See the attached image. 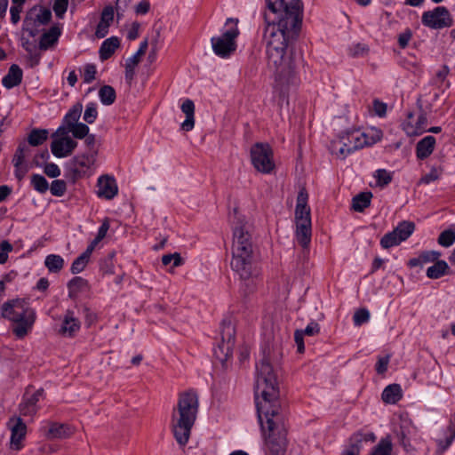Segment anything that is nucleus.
<instances>
[{
    "mask_svg": "<svg viewBox=\"0 0 455 455\" xmlns=\"http://www.w3.org/2000/svg\"><path fill=\"white\" fill-rule=\"evenodd\" d=\"M256 371L255 403L265 445L273 455H282L286 449V434L281 413L279 386L270 363L269 349H263V356L256 365Z\"/></svg>",
    "mask_w": 455,
    "mask_h": 455,
    "instance_id": "f257e3e1",
    "label": "nucleus"
},
{
    "mask_svg": "<svg viewBox=\"0 0 455 455\" xmlns=\"http://www.w3.org/2000/svg\"><path fill=\"white\" fill-rule=\"evenodd\" d=\"M302 19L278 17L265 28L267 66L279 77L290 76L294 69V61L289 49L297 37Z\"/></svg>",
    "mask_w": 455,
    "mask_h": 455,
    "instance_id": "f03ea898",
    "label": "nucleus"
},
{
    "mask_svg": "<svg viewBox=\"0 0 455 455\" xmlns=\"http://www.w3.org/2000/svg\"><path fill=\"white\" fill-rule=\"evenodd\" d=\"M247 223L237 218L233 228L232 270L242 281L240 291L244 297L254 292L257 287V278L259 268L255 259L251 235Z\"/></svg>",
    "mask_w": 455,
    "mask_h": 455,
    "instance_id": "7ed1b4c3",
    "label": "nucleus"
},
{
    "mask_svg": "<svg viewBox=\"0 0 455 455\" xmlns=\"http://www.w3.org/2000/svg\"><path fill=\"white\" fill-rule=\"evenodd\" d=\"M199 402L197 394L189 390L180 395L177 407L172 413V430L180 446H185L196 422Z\"/></svg>",
    "mask_w": 455,
    "mask_h": 455,
    "instance_id": "20e7f679",
    "label": "nucleus"
},
{
    "mask_svg": "<svg viewBox=\"0 0 455 455\" xmlns=\"http://www.w3.org/2000/svg\"><path fill=\"white\" fill-rule=\"evenodd\" d=\"M1 315L16 323L12 332L20 339L28 333L36 321V312L25 299L5 301L1 307Z\"/></svg>",
    "mask_w": 455,
    "mask_h": 455,
    "instance_id": "39448f33",
    "label": "nucleus"
},
{
    "mask_svg": "<svg viewBox=\"0 0 455 455\" xmlns=\"http://www.w3.org/2000/svg\"><path fill=\"white\" fill-rule=\"evenodd\" d=\"M239 34L238 20L228 18L222 34L211 39L213 52L221 58L229 57L236 50L235 40Z\"/></svg>",
    "mask_w": 455,
    "mask_h": 455,
    "instance_id": "423d86ee",
    "label": "nucleus"
},
{
    "mask_svg": "<svg viewBox=\"0 0 455 455\" xmlns=\"http://www.w3.org/2000/svg\"><path fill=\"white\" fill-rule=\"evenodd\" d=\"M97 155V150H89L74 156L67 166L65 176L68 180L74 184L80 179L90 177L93 173Z\"/></svg>",
    "mask_w": 455,
    "mask_h": 455,
    "instance_id": "0eeeda50",
    "label": "nucleus"
},
{
    "mask_svg": "<svg viewBox=\"0 0 455 455\" xmlns=\"http://www.w3.org/2000/svg\"><path fill=\"white\" fill-rule=\"evenodd\" d=\"M339 138L340 147L336 154L342 159H345L355 151L374 143V140H371L368 135L362 132L360 128L347 129L340 133Z\"/></svg>",
    "mask_w": 455,
    "mask_h": 455,
    "instance_id": "6e6552de",
    "label": "nucleus"
},
{
    "mask_svg": "<svg viewBox=\"0 0 455 455\" xmlns=\"http://www.w3.org/2000/svg\"><path fill=\"white\" fill-rule=\"evenodd\" d=\"M235 330L230 318H225L220 323L221 343L214 349V355L220 362H226L232 355L235 345Z\"/></svg>",
    "mask_w": 455,
    "mask_h": 455,
    "instance_id": "1a4fd4ad",
    "label": "nucleus"
},
{
    "mask_svg": "<svg viewBox=\"0 0 455 455\" xmlns=\"http://www.w3.org/2000/svg\"><path fill=\"white\" fill-rule=\"evenodd\" d=\"M251 164L255 169L263 173H269L275 167L272 150L268 144L256 143L251 149Z\"/></svg>",
    "mask_w": 455,
    "mask_h": 455,
    "instance_id": "9d476101",
    "label": "nucleus"
},
{
    "mask_svg": "<svg viewBox=\"0 0 455 455\" xmlns=\"http://www.w3.org/2000/svg\"><path fill=\"white\" fill-rule=\"evenodd\" d=\"M422 24L433 29H441L452 26V18L443 6L435 7L432 11L423 12L421 18Z\"/></svg>",
    "mask_w": 455,
    "mask_h": 455,
    "instance_id": "9b49d317",
    "label": "nucleus"
},
{
    "mask_svg": "<svg viewBox=\"0 0 455 455\" xmlns=\"http://www.w3.org/2000/svg\"><path fill=\"white\" fill-rule=\"evenodd\" d=\"M268 9L279 17L302 19L303 5L301 0H266Z\"/></svg>",
    "mask_w": 455,
    "mask_h": 455,
    "instance_id": "f8f14e48",
    "label": "nucleus"
},
{
    "mask_svg": "<svg viewBox=\"0 0 455 455\" xmlns=\"http://www.w3.org/2000/svg\"><path fill=\"white\" fill-rule=\"evenodd\" d=\"M64 132V127L60 126L54 132L51 144L52 153L58 158L68 156L77 146V142L68 134H62Z\"/></svg>",
    "mask_w": 455,
    "mask_h": 455,
    "instance_id": "ddd939ff",
    "label": "nucleus"
},
{
    "mask_svg": "<svg viewBox=\"0 0 455 455\" xmlns=\"http://www.w3.org/2000/svg\"><path fill=\"white\" fill-rule=\"evenodd\" d=\"M81 116H64L61 127H64L65 132L62 134H69L70 132L76 139H84L89 132L87 124L79 123Z\"/></svg>",
    "mask_w": 455,
    "mask_h": 455,
    "instance_id": "4468645a",
    "label": "nucleus"
},
{
    "mask_svg": "<svg viewBox=\"0 0 455 455\" xmlns=\"http://www.w3.org/2000/svg\"><path fill=\"white\" fill-rule=\"evenodd\" d=\"M11 428V448L19 451L22 448V440L27 433V426L20 418L12 419L9 421Z\"/></svg>",
    "mask_w": 455,
    "mask_h": 455,
    "instance_id": "2eb2a0df",
    "label": "nucleus"
},
{
    "mask_svg": "<svg viewBox=\"0 0 455 455\" xmlns=\"http://www.w3.org/2000/svg\"><path fill=\"white\" fill-rule=\"evenodd\" d=\"M308 194L306 188H301L297 196V204L295 207V222H301L303 220H310L311 213L310 208L307 205Z\"/></svg>",
    "mask_w": 455,
    "mask_h": 455,
    "instance_id": "dca6fc26",
    "label": "nucleus"
},
{
    "mask_svg": "<svg viewBox=\"0 0 455 455\" xmlns=\"http://www.w3.org/2000/svg\"><path fill=\"white\" fill-rule=\"evenodd\" d=\"M376 435L373 432L357 431L349 438V447L346 450L353 451L355 455H359L363 443H373Z\"/></svg>",
    "mask_w": 455,
    "mask_h": 455,
    "instance_id": "f3484780",
    "label": "nucleus"
},
{
    "mask_svg": "<svg viewBox=\"0 0 455 455\" xmlns=\"http://www.w3.org/2000/svg\"><path fill=\"white\" fill-rule=\"evenodd\" d=\"M98 196L107 200L113 199L118 192L115 179L109 176H100L98 179Z\"/></svg>",
    "mask_w": 455,
    "mask_h": 455,
    "instance_id": "a211bd4d",
    "label": "nucleus"
},
{
    "mask_svg": "<svg viewBox=\"0 0 455 455\" xmlns=\"http://www.w3.org/2000/svg\"><path fill=\"white\" fill-rule=\"evenodd\" d=\"M81 323L77 318L75 317L74 312L68 310L64 315L62 324L59 332L68 338H72L80 330Z\"/></svg>",
    "mask_w": 455,
    "mask_h": 455,
    "instance_id": "6ab92c4d",
    "label": "nucleus"
},
{
    "mask_svg": "<svg viewBox=\"0 0 455 455\" xmlns=\"http://www.w3.org/2000/svg\"><path fill=\"white\" fill-rule=\"evenodd\" d=\"M296 223L295 236L299 245L308 247L312 236V224L310 220H303Z\"/></svg>",
    "mask_w": 455,
    "mask_h": 455,
    "instance_id": "aec40b11",
    "label": "nucleus"
},
{
    "mask_svg": "<svg viewBox=\"0 0 455 455\" xmlns=\"http://www.w3.org/2000/svg\"><path fill=\"white\" fill-rule=\"evenodd\" d=\"M435 138L428 135L420 140L416 145V156L419 160L427 158L434 151Z\"/></svg>",
    "mask_w": 455,
    "mask_h": 455,
    "instance_id": "412c9836",
    "label": "nucleus"
},
{
    "mask_svg": "<svg viewBox=\"0 0 455 455\" xmlns=\"http://www.w3.org/2000/svg\"><path fill=\"white\" fill-rule=\"evenodd\" d=\"M114 20V10L112 7H106L102 13L100 20L97 26L95 35L98 38H103L108 33V28Z\"/></svg>",
    "mask_w": 455,
    "mask_h": 455,
    "instance_id": "4be33fe9",
    "label": "nucleus"
},
{
    "mask_svg": "<svg viewBox=\"0 0 455 455\" xmlns=\"http://www.w3.org/2000/svg\"><path fill=\"white\" fill-rule=\"evenodd\" d=\"M403 397L402 388L399 384H390L387 386L381 395L383 402L389 404H395Z\"/></svg>",
    "mask_w": 455,
    "mask_h": 455,
    "instance_id": "5701e85b",
    "label": "nucleus"
},
{
    "mask_svg": "<svg viewBox=\"0 0 455 455\" xmlns=\"http://www.w3.org/2000/svg\"><path fill=\"white\" fill-rule=\"evenodd\" d=\"M22 79V70L18 65H12L7 75L4 76L2 84L4 87L10 89L20 84Z\"/></svg>",
    "mask_w": 455,
    "mask_h": 455,
    "instance_id": "b1692460",
    "label": "nucleus"
},
{
    "mask_svg": "<svg viewBox=\"0 0 455 455\" xmlns=\"http://www.w3.org/2000/svg\"><path fill=\"white\" fill-rule=\"evenodd\" d=\"M120 40L116 36H111L106 39L100 45V57L102 60H108L119 47Z\"/></svg>",
    "mask_w": 455,
    "mask_h": 455,
    "instance_id": "393cba45",
    "label": "nucleus"
},
{
    "mask_svg": "<svg viewBox=\"0 0 455 455\" xmlns=\"http://www.w3.org/2000/svg\"><path fill=\"white\" fill-rule=\"evenodd\" d=\"M72 429L67 424L51 423L47 437L51 439L66 438L71 435Z\"/></svg>",
    "mask_w": 455,
    "mask_h": 455,
    "instance_id": "a878e982",
    "label": "nucleus"
},
{
    "mask_svg": "<svg viewBox=\"0 0 455 455\" xmlns=\"http://www.w3.org/2000/svg\"><path fill=\"white\" fill-rule=\"evenodd\" d=\"M372 194L371 192H362L352 199V209L357 212H363L371 204Z\"/></svg>",
    "mask_w": 455,
    "mask_h": 455,
    "instance_id": "bb28decb",
    "label": "nucleus"
},
{
    "mask_svg": "<svg viewBox=\"0 0 455 455\" xmlns=\"http://www.w3.org/2000/svg\"><path fill=\"white\" fill-rule=\"evenodd\" d=\"M449 266L444 260H437L427 269V276L430 279H438L443 276L449 270Z\"/></svg>",
    "mask_w": 455,
    "mask_h": 455,
    "instance_id": "cd10ccee",
    "label": "nucleus"
},
{
    "mask_svg": "<svg viewBox=\"0 0 455 455\" xmlns=\"http://www.w3.org/2000/svg\"><path fill=\"white\" fill-rule=\"evenodd\" d=\"M88 286V281L81 276L73 277L68 283V297L75 298Z\"/></svg>",
    "mask_w": 455,
    "mask_h": 455,
    "instance_id": "c85d7f7f",
    "label": "nucleus"
},
{
    "mask_svg": "<svg viewBox=\"0 0 455 455\" xmlns=\"http://www.w3.org/2000/svg\"><path fill=\"white\" fill-rule=\"evenodd\" d=\"M415 224L412 221L403 220L398 223L394 231L402 242L407 240L414 232Z\"/></svg>",
    "mask_w": 455,
    "mask_h": 455,
    "instance_id": "c756f323",
    "label": "nucleus"
},
{
    "mask_svg": "<svg viewBox=\"0 0 455 455\" xmlns=\"http://www.w3.org/2000/svg\"><path fill=\"white\" fill-rule=\"evenodd\" d=\"M60 32L58 28H52L48 32L44 33L39 42V47L42 50H47L53 45L60 36Z\"/></svg>",
    "mask_w": 455,
    "mask_h": 455,
    "instance_id": "7c9ffc66",
    "label": "nucleus"
},
{
    "mask_svg": "<svg viewBox=\"0 0 455 455\" xmlns=\"http://www.w3.org/2000/svg\"><path fill=\"white\" fill-rule=\"evenodd\" d=\"M52 18V13L47 9H41L37 13H35V11H30L28 17L26 18L24 23L26 26L29 25L31 20H34L36 23L39 25L46 24L50 21Z\"/></svg>",
    "mask_w": 455,
    "mask_h": 455,
    "instance_id": "2f4dec72",
    "label": "nucleus"
},
{
    "mask_svg": "<svg viewBox=\"0 0 455 455\" xmlns=\"http://www.w3.org/2000/svg\"><path fill=\"white\" fill-rule=\"evenodd\" d=\"M44 265L51 273H59L64 267V259L60 255L49 254L44 259Z\"/></svg>",
    "mask_w": 455,
    "mask_h": 455,
    "instance_id": "473e14b6",
    "label": "nucleus"
},
{
    "mask_svg": "<svg viewBox=\"0 0 455 455\" xmlns=\"http://www.w3.org/2000/svg\"><path fill=\"white\" fill-rule=\"evenodd\" d=\"M393 444L389 436L381 438L370 455H391Z\"/></svg>",
    "mask_w": 455,
    "mask_h": 455,
    "instance_id": "72a5a7b5",
    "label": "nucleus"
},
{
    "mask_svg": "<svg viewBox=\"0 0 455 455\" xmlns=\"http://www.w3.org/2000/svg\"><path fill=\"white\" fill-rule=\"evenodd\" d=\"M147 48H148V42L147 41L141 42L140 48L138 49L136 53L133 54L131 58H129L127 60L126 68H125V69H127V74L129 73L130 70L132 71V69L135 68V67L140 62L141 56L145 54Z\"/></svg>",
    "mask_w": 455,
    "mask_h": 455,
    "instance_id": "f704fd0d",
    "label": "nucleus"
},
{
    "mask_svg": "<svg viewBox=\"0 0 455 455\" xmlns=\"http://www.w3.org/2000/svg\"><path fill=\"white\" fill-rule=\"evenodd\" d=\"M48 137L46 130H33L28 138V144L31 146H38L44 143Z\"/></svg>",
    "mask_w": 455,
    "mask_h": 455,
    "instance_id": "c9c22d12",
    "label": "nucleus"
},
{
    "mask_svg": "<svg viewBox=\"0 0 455 455\" xmlns=\"http://www.w3.org/2000/svg\"><path fill=\"white\" fill-rule=\"evenodd\" d=\"M99 97L104 105H110L115 101L116 92L113 87L105 85L100 89Z\"/></svg>",
    "mask_w": 455,
    "mask_h": 455,
    "instance_id": "e433bc0d",
    "label": "nucleus"
},
{
    "mask_svg": "<svg viewBox=\"0 0 455 455\" xmlns=\"http://www.w3.org/2000/svg\"><path fill=\"white\" fill-rule=\"evenodd\" d=\"M31 185L35 190L41 194H44L49 189L47 180L41 174H33L31 176Z\"/></svg>",
    "mask_w": 455,
    "mask_h": 455,
    "instance_id": "4c0bfd02",
    "label": "nucleus"
},
{
    "mask_svg": "<svg viewBox=\"0 0 455 455\" xmlns=\"http://www.w3.org/2000/svg\"><path fill=\"white\" fill-rule=\"evenodd\" d=\"M402 243L400 238L395 235V232L393 230L384 235V236L380 239V245L383 249H389L394 246H397Z\"/></svg>",
    "mask_w": 455,
    "mask_h": 455,
    "instance_id": "58836bf2",
    "label": "nucleus"
},
{
    "mask_svg": "<svg viewBox=\"0 0 455 455\" xmlns=\"http://www.w3.org/2000/svg\"><path fill=\"white\" fill-rule=\"evenodd\" d=\"M90 258L82 253L71 264L70 271L72 274H79L84 270Z\"/></svg>",
    "mask_w": 455,
    "mask_h": 455,
    "instance_id": "ea45409f",
    "label": "nucleus"
},
{
    "mask_svg": "<svg viewBox=\"0 0 455 455\" xmlns=\"http://www.w3.org/2000/svg\"><path fill=\"white\" fill-rule=\"evenodd\" d=\"M370 312L367 308H360L356 310L353 315L355 326H361L370 320Z\"/></svg>",
    "mask_w": 455,
    "mask_h": 455,
    "instance_id": "a19ab883",
    "label": "nucleus"
},
{
    "mask_svg": "<svg viewBox=\"0 0 455 455\" xmlns=\"http://www.w3.org/2000/svg\"><path fill=\"white\" fill-rule=\"evenodd\" d=\"M28 150H29V147L25 143H22L18 147L12 160L15 168H19V166L23 164Z\"/></svg>",
    "mask_w": 455,
    "mask_h": 455,
    "instance_id": "79ce46f5",
    "label": "nucleus"
},
{
    "mask_svg": "<svg viewBox=\"0 0 455 455\" xmlns=\"http://www.w3.org/2000/svg\"><path fill=\"white\" fill-rule=\"evenodd\" d=\"M183 262V259L178 252H174L172 254H165L162 257V263L164 266H168L172 263V267H177L181 266Z\"/></svg>",
    "mask_w": 455,
    "mask_h": 455,
    "instance_id": "37998d69",
    "label": "nucleus"
},
{
    "mask_svg": "<svg viewBox=\"0 0 455 455\" xmlns=\"http://www.w3.org/2000/svg\"><path fill=\"white\" fill-rule=\"evenodd\" d=\"M51 194L54 196H62L66 193L67 184L62 180H55L49 188Z\"/></svg>",
    "mask_w": 455,
    "mask_h": 455,
    "instance_id": "c03bdc74",
    "label": "nucleus"
},
{
    "mask_svg": "<svg viewBox=\"0 0 455 455\" xmlns=\"http://www.w3.org/2000/svg\"><path fill=\"white\" fill-rule=\"evenodd\" d=\"M455 242V232L448 229L443 231L438 237V243L443 247H450Z\"/></svg>",
    "mask_w": 455,
    "mask_h": 455,
    "instance_id": "a18cd8bd",
    "label": "nucleus"
},
{
    "mask_svg": "<svg viewBox=\"0 0 455 455\" xmlns=\"http://www.w3.org/2000/svg\"><path fill=\"white\" fill-rule=\"evenodd\" d=\"M377 184L379 186H387L392 180V175L385 169H379L375 172L374 175Z\"/></svg>",
    "mask_w": 455,
    "mask_h": 455,
    "instance_id": "49530a36",
    "label": "nucleus"
},
{
    "mask_svg": "<svg viewBox=\"0 0 455 455\" xmlns=\"http://www.w3.org/2000/svg\"><path fill=\"white\" fill-rule=\"evenodd\" d=\"M414 117H416V116H408V118L411 121H414ZM417 117L418 120L416 128H413L412 126L409 128L408 125L404 127V130L406 131L407 134L413 135L420 133L422 132L423 128L421 127V124H423L426 121V118L424 116H417Z\"/></svg>",
    "mask_w": 455,
    "mask_h": 455,
    "instance_id": "de8ad7c7",
    "label": "nucleus"
},
{
    "mask_svg": "<svg viewBox=\"0 0 455 455\" xmlns=\"http://www.w3.org/2000/svg\"><path fill=\"white\" fill-rule=\"evenodd\" d=\"M96 67L93 64H86L84 68L83 78L86 84L92 83L95 79Z\"/></svg>",
    "mask_w": 455,
    "mask_h": 455,
    "instance_id": "09e8293b",
    "label": "nucleus"
},
{
    "mask_svg": "<svg viewBox=\"0 0 455 455\" xmlns=\"http://www.w3.org/2000/svg\"><path fill=\"white\" fill-rule=\"evenodd\" d=\"M423 264L436 262L441 256L437 251H426L420 253Z\"/></svg>",
    "mask_w": 455,
    "mask_h": 455,
    "instance_id": "8fccbe9b",
    "label": "nucleus"
},
{
    "mask_svg": "<svg viewBox=\"0 0 455 455\" xmlns=\"http://www.w3.org/2000/svg\"><path fill=\"white\" fill-rule=\"evenodd\" d=\"M68 2V0H55L53 4V11L59 18H62L67 12Z\"/></svg>",
    "mask_w": 455,
    "mask_h": 455,
    "instance_id": "3c124183",
    "label": "nucleus"
},
{
    "mask_svg": "<svg viewBox=\"0 0 455 455\" xmlns=\"http://www.w3.org/2000/svg\"><path fill=\"white\" fill-rule=\"evenodd\" d=\"M368 50L369 49L366 44L358 43L350 47L349 53L353 57H359L364 55Z\"/></svg>",
    "mask_w": 455,
    "mask_h": 455,
    "instance_id": "603ef678",
    "label": "nucleus"
},
{
    "mask_svg": "<svg viewBox=\"0 0 455 455\" xmlns=\"http://www.w3.org/2000/svg\"><path fill=\"white\" fill-rule=\"evenodd\" d=\"M44 172L50 178H57L60 175V169L53 163L46 164Z\"/></svg>",
    "mask_w": 455,
    "mask_h": 455,
    "instance_id": "864d4df0",
    "label": "nucleus"
},
{
    "mask_svg": "<svg viewBox=\"0 0 455 455\" xmlns=\"http://www.w3.org/2000/svg\"><path fill=\"white\" fill-rule=\"evenodd\" d=\"M454 440L455 439L452 438V436H448V435H446V437L443 439L437 440L436 443H437L438 451L442 453L444 452L451 447V445L452 444Z\"/></svg>",
    "mask_w": 455,
    "mask_h": 455,
    "instance_id": "5fc2aeb1",
    "label": "nucleus"
},
{
    "mask_svg": "<svg viewBox=\"0 0 455 455\" xmlns=\"http://www.w3.org/2000/svg\"><path fill=\"white\" fill-rule=\"evenodd\" d=\"M303 335L314 336L319 333L320 326L316 322H310L304 330H300Z\"/></svg>",
    "mask_w": 455,
    "mask_h": 455,
    "instance_id": "6e6d98bb",
    "label": "nucleus"
},
{
    "mask_svg": "<svg viewBox=\"0 0 455 455\" xmlns=\"http://www.w3.org/2000/svg\"><path fill=\"white\" fill-rule=\"evenodd\" d=\"M412 37V33L410 29H405L398 36V44L401 48H405Z\"/></svg>",
    "mask_w": 455,
    "mask_h": 455,
    "instance_id": "4d7b16f0",
    "label": "nucleus"
},
{
    "mask_svg": "<svg viewBox=\"0 0 455 455\" xmlns=\"http://www.w3.org/2000/svg\"><path fill=\"white\" fill-rule=\"evenodd\" d=\"M388 363H389V356L388 355L379 358V360H378V362H377V363L375 365L376 371L379 374L385 373L387 371V370Z\"/></svg>",
    "mask_w": 455,
    "mask_h": 455,
    "instance_id": "13d9d810",
    "label": "nucleus"
},
{
    "mask_svg": "<svg viewBox=\"0 0 455 455\" xmlns=\"http://www.w3.org/2000/svg\"><path fill=\"white\" fill-rule=\"evenodd\" d=\"M304 336L300 330H296L294 332V341L297 345V350L300 354L305 351Z\"/></svg>",
    "mask_w": 455,
    "mask_h": 455,
    "instance_id": "bf43d9fd",
    "label": "nucleus"
},
{
    "mask_svg": "<svg viewBox=\"0 0 455 455\" xmlns=\"http://www.w3.org/2000/svg\"><path fill=\"white\" fill-rule=\"evenodd\" d=\"M21 11H22V5L12 4V5L10 9V13H11V20L13 24H16L20 21V14Z\"/></svg>",
    "mask_w": 455,
    "mask_h": 455,
    "instance_id": "052dcab7",
    "label": "nucleus"
},
{
    "mask_svg": "<svg viewBox=\"0 0 455 455\" xmlns=\"http://www.w3.org/2000/svg\"><path fill=\"white\" fill-rule=\"evenodd\" d=\"M49 156H50L48 150L44 149L35 156L33 163L36 166H41L44 163H45L48 160Z\"/></svg>",
    "mask_w": 455,
    "mask_h": 455,
    "instance_id": "680f3d73",
    "label": "nucleus"
},
{
    "mask_svg": "<svg viewBox=\"0 0 455 455\" xmlns=\"http://www.w3.org/2000/svg\"><path fill=\"white\" fill-rule=\"evenodd\" d=\"M195 126V116H186V119L181 123L180 128L184 132L191 131Z\"/></svg>",
    "mask_w": 455,
    "mask_h": 455,
    "instance_id": "e2e57ef3",
    "label": "nucleus"
},
{
    "mask_svg": "<svg viewBox=\"0 0 455 455\" xmlns=\"http://www.w3.org/2000/svg\"><path fill=\"white\" fill-rule=\"evenodd\" d=\"M108 229H109V222H108V220L106 219L102 222L100 227L99 228L98 233H97V235H96L95 238H97V240L101 241L106 236L107 232H108Z\"/></svg>",
    "mask_w": 455,
    "mask_h": 455,
    "instance_id": "0e129e2a",
    "label": "nucleus"
},
{
    "mask_svg": "<svg viewBox=\"0 0 455 455\" xmlns=\"http://www.w3.org/2000/svg\"><path fill=\"white\" fill-rule=\"evenodd\" d=\"M181 111L183 112V114H194V111H195V104L194 102L189 100V99H187L185 100L182 104H181Z\"/></svg>",
    "mask_w": 455,
    "mask_h": 455,
    "instance_id": "69168bd1",
    "label": "nucleus"
},
{
    "mask_svg": "<svg viewBox=\"0 0 455 455\" xmlns=\"http://www.w3.org/2000/svg\"><path fill=\"white\" fill-rule=\"evenodd\" d=\"M373 109L375 114H386L387 111V105L379 100H374Z\"/></svg>",
    "mask_w": 455,
    "mask_h": 455,
    "instance_id": "338daca9",
    "label": "nucleus"
},
{
    "mask_svg": "<svg viewBox=\"0 0 455 455\" xmlns=\"http://www.w3.org/2000/svg\"><path fill=\"white\" fill-rule=\"evenodd\" d=\"M450 72V69L447 66H443L437 72H436V80L439 83H443Z\"/></svg>",
    "mask_w": 455,
    "mask_h": 455,
    "instance_id": "774afa93",
    "label": "nucleus"
}]
</instances>
